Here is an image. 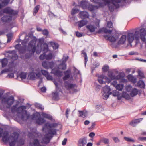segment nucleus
<instances>
[{
	"label": "nucleus",
	"instance_id": "34",
	"mask_svg": "<svg viewBox=\"0 0 146 146\" xmlns=\"http://www.w3.org/2000/svg\"><path fill=\"white\" fill-rule=\"evenodd\" d=\"M88 3L85 1H82L80 4V6L83 9L87 8Z\"/></svg>",
	"mask_w": 146,
	"mask_h": 146
},
{
	"label": "nucleus",
	"instance_id": "56",
	"mask_svg": "<svg viewBox=\"0 0 146 146\" xmlns=\"http://www.w3.org/2000/svg\"><path fill=\"white\" fill-rule=\"evenodd\" d=\"M54 65V63L53 62H48V68H51L52 69Z\"/></svg>",
	"mask_w": 146,
	"mask_h": 146
},
{
	"label": "nucleus",
	"instance_id": "59",
	"mask_svg": "<svg viewBox=\"0 0 146 146\" xmlns=\"http://www.w3.org/2000/svg\"><path fill=\"white\" fill-rule=\"evenodd\" d=\"M0 1L4 5H7L10 2V0H0Z\"/></svg>",
	"mask_w": 146,
	"mask_h": 146
},
{
	"label": "nucleus",
	"instance_id": "3",
	"mask_svg": "<svg viewBox=\"0 0 146 146\" xmlns=\"http://www.w3.org/2000/svg\"><path fill=\"white\" fill-rule=\"evenodd\" d=\"M17 105H14L11 108V112L14 113L15 112L17 113V116L20 117L19 114H21V119L23 121L26 120L29 118L30 115L27 113L25 110L26 107L25 106H21L19 108H17Z\"/></svg>",
	"mask_w": 146,
	"mask_h": 146
},
{
	"label": "nucleus",
	"instance_id": "6",
	"mask_svg": "<svg viewBox=\"0 0 146 146\" xmlns=\"http://www.w3.org/2000/svg\"><path fill=\"white\" fill-rule=\"evenodd\" d=\"M14 101V98L13 96L8 97L7 95H5L2 98V102L3 103L7 104L8 106L7 108H9L10 106L12 104Z\"/></svg>",
	"mask_w": 146,
	"mask_h": 146
},
{
	"label": "nucleus",
	"instance_id": "37",
	"mask_svg": "<svg viewBox=\"0 0 146 146\" xmlns=\"http://www.w3.org/2000/svg\"><path fill=\"white\" fill-rule=\"evenodd\" d=\"M50 44L54 50L57 49L58 48L59 45L57 43L51 42H50Z\"/></svg>",
	"mask_w": 146,
	"mask_h": 146
},
{
	"label": "nucleus",
	"instance_id": "7",
	"mask_svg": "<svg viewBox=\"0 0 146 146\" xmlns=\"http://www.w3.org/2000/svg\"><path fill=\"white\" fill-rule=\"evenodd\" d=\"M59 125L56 123H47L45 124V126L42 129L43 131H44L46 127L47 128H49L48 132V133H50L53 130H54L55 131V134L56 133V130L55 128L57 127Z\"/></svg>",
	"mask_w": 146,
	"mask_h": 146
},
{
	"label": "nucleus",
	"instance_id": "55",
	"mask_svg": "<svg viewBox=\"0 0 146 146\" xmlns=\"http://www.w3.org/2000/svg\"><path fill=\"white\" fill-rule=\"evenodd\" d=\"M42 33L44 35L47 36L49 34V32L47 29H45L42 31Z\"/></svg>",
	"mask_w": 146,
	"mask_h": 146
},
{
	"label": "nucleus",
	"instance_id": "32",
	"mask_svg": "<svg viewBox=\"0 0 146 146\" xmlns=\"http://www.w3.org/2000/svg\"><path fill=\"white\" fill-rule=\"evenodd\" d=\"M87 23V21L86 20H81L78 22V27H81L86 25Z\"/></svg>",
	"mask_w": 146,
	"mask_h": 146
},
{
	"label": "nucleus",
	"instance_id": "62",
	"mask_svg": "<svg viewBox=\"0 0 146 146\" xmlns=\"http://www.w3.org/2000/svg\"><path fill=\"white\" fill-rule=\"evenodd\" d=\"M112 139L114 140L115 143H118L119 142L120 140L119 139L116 137H113L112 138Z\"/></svg>",
	"mask_w": 146,
	"mask_h": 146
},
{
	"label": "nucleus",
	"instance_id": "36",
	"mask_svg": "<svg viewBox=\"0 0 146 146\" xmlns=\"http://www.w3.org/2000/svg\"><path fill=\"white\" fill-rule=\"evenodd\" d=\"M127 78L128 80L134 83L136 82V79L135 78L131 75H129L127 76Z\"/></svg>",
	"mask_w": 146,
	"mask_h": 146
},
{
	"label": "nucleus",
	"instance_id": "43",
	"mask_svg": "<svg viewBox=\"0 0 146 146\" xmlns=\"http://www.w3.org/2000/svg\"><path fill=\"white\" fill-rule=\"evenodd\" d=\"M124 139L127 142L134 143L135 142V140L133 138L131 137H125Z\"/></svg>",
	"mask_w": 146,
	"mask_h": 146
},
{
	"label": "nucleus",
	"instance_id": "27",
	"mask_svg": "<svg viewBox=\"0 0 146 146\" xmlns=\"http://www.w3.org/2000/svg\"><path fill=\"white\" fill-rule=\"evenodd\" d=\"M78 112L79 114V117H80L85 118L87 116L88 113L86 110H84L83 111H79Z\"/></svg>",
	"mask_w": 146,
	"mask_h": 146
},
{
	"label": "nucleus",
	"instance_id": "63",
	"mask_svg": "<svg viewBox=\"0 0 146 146\" xmlns=\"http://www.w3.org/2000/svg\"><path fill=\"white\" fill-rule=\"evenodd\" d=\"M46 77L47 79L48 80H52V76L48 74V75L46 76Z\"/></svg>",
	"mask_w": 146,
	"mask_h": 146
},
{
	"label": "nucleus",
	"instance_id": "64",
	"mask_svg": "<svg viewBox=\"0 0 146 146\" xmlns=\"http://www.w3.org/2000/svg\"><path fill=\"white\" fill-rule=\"evenodd\" d=\"M138 75L139 76H140L141 78L144 77V76L143 73L140 71H138Z\"/></svg>",
	"mask_w": 146,
	"mask_h": 146
},
{
	"label": "nucleus",
	"instance_id": "4",
	"mask_svg": "<svg viewBox=\"0 0 146 146\" xmlns=\"http://www.w3.org/2000/svg\"><path fill=\"white\" fill-rule=\"evenodd\" d=\"M128 36H146V30L139 28L132 29L127 31Z\"/></svg>",
	"mask_w": 146,
	"mask_h": 146
},
{
	"label": "nucleus",
	"instance_id": "60",
	"mask_svg": "<svg viewBox=\"0 0 146 146\" xmlns=\"http://www.w3.org/2000/svg\"><path fill=\"white\" fill-rule=\"evenodd\" d=\"M41 71L42 74L45 76H46L48 74V72L44 70H41Z\"/></svg>",
	"mask_w": 146,
	"mask_h": 146
},
{
	"label": "nucleus",
	"instance_id": "52",
	"mask_svg": "<svg viewBox=\"0 0 146 146\" xmlns=\"http://www.w3.org/2000/svg\"><path fill=\"white\" fill-rule=\"evenodd\" d=\"M102 108V107L100 105H97L95 107L96 110L97 112H99L101 111Z\"/></svg>",
	"mask_w": 146,
	"mask_h": 146
},
{
	"label": "nucleus",
	"instance_id": "29",
	"mask_svg": "<svg viewBox=\"0 0 146 146\" xmlns=\"http://www.w3.org/2000/svg\"><path fill=\"white\" fill-rule=\"evenodd\" d=\"M110 94H112L113 96H117L118 100H120L121 99V98H120L119 97L120 94L119 92L116 90H113L111 92Z\"/></svg>",
	"mask_w": 146,
	"mask_h": 146
},
{
	"label": "nucleus",
	"instance_id": "10",
	"mask_svg": "<svg viewBox=\"0 0 146 146\" xmlns=\"http://www.w3.org/2000/svg\"><path fill=\"white\" fill-rule=\"evenodd\" d=\"M4 55L5 57L13 60H16L18 58V56L14 50L8 51L5 53Z\"/></svg>",
	"mask_w": 146,
	"mask_h": 146
},
{
	"label": "nucleus",
	"instance_id": "53",
	"mask_svg": "<svg viewBox=\"0 0 146 146\" xmlns=\"http://www.w3.org/2000/svg\"><path fill=\"white\" fill-rule=\"evenodd\" d=\"M126 90L128 92H131L132 90V86L130 85H128L126 87Z\"/></svg>",
	"mask_w": 146,
	"mask_h": 146
},
{
	"label": "nucleus",
	"instance_id": "25",
	"mask_svg": "<svg viewBox=\"0 0 146 146\" xmlns=\"http://www.w3.org/2000/svg\"><path fill=\"white\" fill-rule=\"evenodd\" d=\"M93 2L95 3H98L100 7H103L105 6V3L102 0H92Z\"/></svg>",
	"mask_w": 146,
	"mask_h": 146
},
{
	"label": "nucleus",
	"instance_id": "16",
	"mask_svg": "<svg viewBox=\"0 0 146 146\" xmlns=\"http://www.w3.org/2000/svg\"><path fill=\"white\" fill-rule=\"evenodd\" d=\"M87 143V139L85 137H82L79 139L77 143V146H85Z\"/></svg>",
	"mask_w": 146,
	"mask_h": 146
},
{
	"label": "nucleus",
	"instance_id": "20",
	"mask_svg": "<svg viewBox=\"0 0 146 146\" xmlns=\"http://www.w3.org/2000/svg\"><path fill=\"white\" fill-rule=\"evenodd\" d=\"M114 31H115L114 34L116 36H118L121 35H122L121 36H128L127 31H127V32H123L122 34L120 32L115 30H114ZM129 31H130V30Z\"/></svg>",
	"mask_w": 146,
	"mask_h": 146
},
{
	"label": "nucleus",
	"instance_id": "40",
	"mask_svg": "<svg viewBox=\"0 0 146 146\" xmlns=\"http://www.w3.org/2000/svg\"><path fill=\"white\" fill-rule=\"evenodd\" d=\"M79 11V9L76 8H74L72 10L71 15L72 16L74 15L78 12Z\"/></svg>",
	"mask_w": 146,
	"mask_h": 146
},
{
	"label": "nucleus",
	"instance_id": "58",
	"mask_svg": "<svg viewBox=\"0 0 146 146\" xmlns=\"http://www.w3.org/2000/svg\"><path fill=\"white\" fill-rule=\"evenodd\" d=\"M107 27L109 28H112L113 27V23L111 21H108L107 23Z\"/></svg>",
	"mask_w": 146,
	"mask_h": 146
},
{
	"label": "nucleus",
	"instance_id": "21",
	"mask_svg": "<svg viewBox=\"0 0 146 146\" xmlns=\"http://www.w3.org/2000/svg\"><path fill=\"white\" fill-rule=\"evenodd\" d=\"M59 69H56V68L53 69L51 72L56 76L58 77L61 76L62 75V73L59 70Z\"/></svg>",
	"mask_w": 146,
	"mask_h": 146
},
{
	"label": "nucleus",
	"instance_id": "24",
	"mask_svg": "<svg viewBox=\"0 0 146 146\" xmlns=\"http://www.w3.org/2000/svg\"><path fill=\"white\" fill-rule=\"evenodd\" d=\"M79 16L80 18L83 19L88 18L89 15L88 12L85 11H80L79 13Z\"/></svg>",
	"mask_w": 146,
	"mask_h": 146
},
{
	"label": "nucleus",
	"instance_id": "11",
	"mask_svg": "<svg viewBox=\"0 0 146 146\" xmlns=\"http://www.w3.org/2000/svg\"><path fill=\"white\" fill-rule=\"evenodd\" d=\"M55 132L54 130L53 131L50 133L48 132V133L46 134L44 137L43 138L42 140L41 141L42 143L44 144L48 143L50 139L52 137V135L55 134Z\"/></svg>",
	"mask_w": 146,
	"mask_h": 146
},
{
	"label": "nucleus",
	"instance_id": "22",
	"mask_svg": "<svg viewBox=\"0 0 146 146\" xmlns=\"http://www.w3.org/2000/svg\"><path fill=\"white\" fill-rule=\"evenodd\" d=\"M142 119V118H140L133 120L129 124L133 127H135Z\"/></svg>",
	"mask_w": 146,
	"mask_h": 146
},
{
	"label": "nucleus",
	"instance_id": "14",
	"mask_svg": "<svg viewBox=\"0 0 146 146\" xmlns=\"http://www.w3.org/2000/svg\"><path fill=\"white\" fill-rule=\"evenodd\" d=\"M69 58L68 56L64 55L63 58L61 60V63L60 64L58 67V69L65 70L66 68V65L65 64L66 61L68 60Z\"/></svg>",
	"mask_w": 146,
	"mask_h": 146
},
{
	"label": "nucleus",
	"instance_id": "47",
	"mask_svg": "<svg viewBox=\"0 0 146 146\" xmlns=\"http://www.w3.org/2000/svg\"><path fill=\"white\" fill-rule=\"evenodd\" d=\"M29 76L31 80H34L36 78L35 73L34 72L30 73Z\"/></svg>",
	"mask_w": 146,
	"mask_h": 146
},
{
	"label": "nucleus",
	"instance_id": "15",
	"mask_svg": "<svg viewBox=\"0 0 146 146\" xmlns=\"http://www.w3.org/2000/svg\"><path fill=\"white\" fill-rule=\"evenodd\" d=\"M98 81L100 84H105L106 82L109 83L111 82L110 80L107 77L102 75L99 76Z\"/></svg>",
	"mask_w": 146,
	"mask_h": 146
},
{
	"label": "nucleus",
	"instance_id": "12",
	"mask_svg": "<svg viewBox=\"0 0 146 146\" xmlns=\"http://www.w3.org/2000/svg\"><path fill=\"white\" fill-rule=\"evenodd\" d=\"M103 94L102 95V97L103 99L105 100H106L110 95V92L111 90L109 86L106 85L105 87L103 88Z\"/></svg>",
	"mask_w": 146,
	"mask_h": 146
},
{
	"label": "nucleus",
	"instance_id": "57",
	"mask_svg": "<svg viewBox=\"0 0 146 146\" xmlns=\"http://www.w3.org/2000/svg\"><path fill=\"white\" fill-rule=\"evenodd\" d=\"M134 37H127V40L129 44H131L134 39Z\"/></svg>",
	"mask_w": 146,
	"mask_h": 146
},
{
	"label": "nucleus",
	"instance_id": "46",
	"mask_svg": "<svg viewBox=\"0 0 146 146\" xmlns=\"http://www.w3.org/2000/svg\"><path fill=\"white\" fill-rule=\"evenodd\" d=\"M137 84L139 86H140L141 88H143L145 86V84L143 81L140 80L138 81Z\"/></svg>",
	"mask_w": 146,
	"mask_h": 146
},
{
	"label": "nucleus",
	"instance_id": "54",
	"mask_svg": "<svg viewBox=\"0 0 146 146\" xmlns=\"http://www.w3.org/2000/svg\"><path fill=\"white\" fill-rule=\"evenodd\" d=\"M35 106L36 107H37L38 109L41 110H43L44 109L42 105L36 103L35 104Z\"/></svg>",
	"mask_w": 146,
	"mask_h": 146
},
{
	"label": "nucleus",
	"instance_id": "35",
	"mask_svg": "<svg viewBox=\"0 0 146 146\" xmlns=\"http://www.w3.org/2000/svg\"><path fill=\"white\" fill-rule=\"evenodd\" d=\"M87 28L90 32H92L95 31V28L94 26L89 25L87 26Z\"/></svg>",
	"mask_w": 146,
	"mask_h": 146
},
{
	"label": "nucleus",
	"instance_id": "19",
	"mask_svg": "<svg viewBox=\"0 0 146 146\" xmlns=\"http://www.w3.org/2000/svg\"><path fill=\"white\" fill-rule=\"evenodd\" d=\"M12 19V17L11 16L6 15L4 16L1 18V20L4 22L9 23Z\"/></svg>",
	"mask_w": 146,
	"mask_h": 146
},
{
	"label": "nucleus",
	"instance_id": "50",
	"mask_svg": "<svg viewBox=\"0 0 146 146\" xmlns=\"http://www.w3.org/2000/svg\"><path fill=\"white\" fill-rule=\"evenodd\" d=\"M109 69V67L107 65H105L102 68V70L103 72H107Z\"/></svg>",
	"mask_w": 146,
	"mask_h": 146
},
{
	"label": "nucleus",
	"instance_id": "5",
	"mask_svg": "<svg viewBox=\"0 0 146 146\" xmlns=\"http://www.w3.org/2000/svg\"><path fill=\"white\" fill-rule=\"evenodd\" d=\"M16 41L17 42L21 43L22 46L21 44H18L15 46V48L18 50L20 54L23 53L26 49L27 41H26V40L22 41L20 39L17 40Z\"/></svg>",
	"mask_w": 146,
	"mask_h": 146
},
{
	"label": "nucleus",
	"instance_id": "48",
	"mask_svg": "<svg viewBox=\"0 0 146 146\" xmlns=\"http://www.w3.org/2000/svg\"><path fill=\"white\" fill-rule=\"evenodd\" d=\"M27 74L26 73L22 72L20 74L19 76L22 79H25L26 78Z\"/></svg>",
	"mask_w": 146,
	"mask_h": 146
},
{
	"label": "nucleus",
	"instance_id": "1",
	"mask_svg": "<svg viewBox=\"0 0 146 146\" xmlns=\"http://www.w3.org/2000/svg\"><path fill=\"white\" fill-rule=\"evenodd\" d=\"M26 39H31V40L28 45L29 51L32 50L33 54L35 50L37 54H39L41 50L46 52L48 50V45L47 44H43L44 40L42 39H37L36 37H25Z\"/></svg>",
	"mask_w": 146,
	"mask_h": 146
},
{
	"label": "nucleus",
	"instance_id": "31",
	"mask_svg": "<svg viewBox=\"0 0 146 146\" xmlns=\"http://www.w3.org/2000/svg\"><path fill=\"white\" fill-rule=\"evenodd\" d=\"M2 67H3L5 66L8 63V60L7 58H4L0 60Z\"/></svg>",
	"mask_w": 146,
	"mask_h": 146
},
{
	"label": "nucleus",
	"instance_id": "41",
	"mask_svg": "<svg viewBox=\"0 0 146 146\" xmlns=\"http://www.w3.org/2000/svg\"><path fill=\"white\" fill-rule=\"evenodd\" d=\"M40 7V5H38L36 6L33 9V15H35L38 12Z\"/></svg>",
	"mask_w": 146,
	"mask_h": 146
},
{
	"label": "nucleus",
	"instance_id": "28",
	"mask_svg": "<svg viewBox=\"0 0 146 146\" xmlns=\"http://www.w3.org/2000/svg\"><path fill=\"white\" fill-rule=\"evenodd\" d=\"M70 72V70H68L64 72L65 76L63 78L64 80H66L69 78Z\"/></svg>",
	"mask_w": 146,
	"mask_h": 146
},
{
	"label": "nucleus",
	"instance_id": "13",
	"mask_svg": "<svg viewBox=\"0 0 146 146\" xmlns=\"http://www.w3.org/2000/svg\"><path fill=\"white\" fill-rule=\"evenodd\" d=\"M3 13L8 14L10 15H17L18 13V11H15L9 7H7L0 11V13Z\"/></svg>",
	"mask_w": 146,
	"mask_h": 146
},
{
	"label": "nucleus",
	"instance_id": "23",
	"mask_svg": "<svg viewBox=\"0 0 146 146\" xmlns=\"http://www.w3.org/2000/svg\"><path fill=\"white\" fill-rule=\"evenodd\" d=\"M126 37H120L119 38H118V40L117 44L119 45H121L125 44L126 42Z\"/></svg>",
	"mask_w": 146,
	"mask_h": 146
},
{
	"label": "nucleus",
	"instance_id": "42",
	"mask_svg": "<svg viewBox=\"0 0 146 146\" xmlns=\"http://www.w3.org/2000/svg\"><path fill=\"white\" fill-rule=\"evenodd\" d=\"M124 87V85L122 84H118L116 86V88L119 91H121Z\"/></svg>",
	"mask_w": 146,
	"mask_h": 146
},
{
	"label": "nucleus",
	"instance_id": "45",
	"mask_svg": "<svg viewBox=\"0 0 146 146\" xmlns=\"http://www.w3.org/2000/svg\"><path fill=\"white\" fill-rule=\"evenodd\" d=\"M122 96L123 97L126 99H129L130 98V95L125 92H123Z\"/></svg>",
	"mask_w": 146,
	"mask_h": 146
},
{
	"label": "nucleus",
	"instance_id": "38",
	"mask_svg": "<svg viewBox=\"0 0 146 146\" xmlns=\"http://www.w3.org/2000/svg\"><path fill=\"white\" fill-rule=\"evenodd\" d=\"M41 115L44 117L47 118L51 120L52 118V117L50 115L44 113H42Z\"/></svg>",
	"mask_w": 146,
	"mask_h": 146
},
{
	"label": "nucleus",
	"instance_id": "61",
	"mask_svg": "<svg viewBox=\"0 0 146 146\" xmlns=\"http://www.w3.org/2000/svg\"><path fill=\"white\" fill-rule=\"evenodd\" d=\"M46 56L45 53L41 54L39 57V58L41 60H43L46 59Z\"/></svg>",
	"mask_w": 146,
	"mask_h": 146
},
{
	"label": "nucleus",
	"instance_id": "39",
	"mask_svg": "<svg viewBox=\"0 0 146 146\" xmlns=\"http://www.w3.org/2000/svg\"><path fill=\"white\" fill-rule=\"evenodd\" d=\"M82 54H83V56L84 58L85 64L86 65L87 61H88V57L86 53L85 52L84 50L82 51Z\"/></svg>",
	"mask_w": 146,
	"mask_h": 146
},
{
	"label": "nucleus",
	"instance_id": "49",
	"mask_svg": "<svg viewBox=\"0 0 146 146\" xmlns=\"http://www.w3.org/2000/svg\"><path fill=\"white\" fill-rule=\"evenodd\" d=\"M42 66L46 69H48V62H47L46 61L43 62L42 64Z\"/></svg>",
	"mask_w": 146,
	"mask_h": 146
},
{
	"label": "nucleus",
	"instance_id": "51",
	"mask_svg": "<svg viewBox=\"0 0 146 146\" xmlns=\"http://www.w3.org/2000/svg\"><path fill=\"white\" fill-rule=\"evenodd\" d=\"M46 60H50L52 59L53 57V55L52 53H50L47 55H46Z\"/></svg>",
	"mask_w": 146,
	"mask_h": 146
},
{
	"label": "nucleus",
	"instance_id": "9",
	"mask_svg": "<svg viewBox=\"0 0 146 146\" xmlns=\"http://www.w3.org/2000/svg\"><path fill=\"white\" fill-rule=\"evenodd\" d=\"M108 75L112 80H122L125 76V74L123 72H121L119 73L118 75L115 76L113 75V72L112 71H109L108 72Z\"/></svg>",
	"mask_w": 146,
	"mask_h": 146
},
{
	"label": "nucleus",
	"instance_id": "26",
	"mask_svg": "<svg viewBox=\"0 0 146 146\" xmlns=\"http://www.w3.org/2000/svg\"><path fill=\"white\" fill-rule=\"evenodd\" d=\"M119 37H105L106 40L109 41L111 42H115L118 39Z\"/></svg>",
	"mask_w": 146,
	"mask_h": 146
},
{
	"label": "nucleus",
	"instance_id": "17",
	"mask_svg": "<svg viewBox=\"0 0 146 146\" xmlns=\"http://www.w3.org/2000/svg\"><path fill=\"white\" fill-rule=\"evenodd\" d=\"M112 31L108 30L106 28H101L98 31L97 33H108L111 34Z\"/></svg>",
	"mask_w": 146,
	"mask_h": 146
},
{
	"label": "nucleus",
	"instance_id": "8",
	"mask_svg": "<svg viewBox=\"0 0 146 146\" xmlns=\"http://www.w3.org/2000/svg\"><path fill=\"white\" fill-rule=\"evenodd\" d=\"M31 118L32 119L36 120V123L38 124L42 125L46 121L44 119L40 117V114L38 112L33 114Z\"/></svg>",
	"mask_w": 146,
	"mask_h": 146
},
{
	"label": "nucleus",
	"instance_id": "44",
	"mask_svg": "<svg viewBox=\"0 0 146 146\" xmlns=\"http://www.w3.org/2000/svg\"><path fill=\"white\" fill-rule=\"evenodd\" d=\"M100 139L102 143H103L106 144H108L109 143V139L107 138H102Z\"/></svg>",
	"mask_w": 146,
	"mask_h": 146
},
{
	"label": "nucleus",
	"instance_id": "30",
	"mask_svg": "<svg viewBox=\"0 0 146 146\" xmlns=\"http://www.w3.org/2000/svg\"><path fill=\"white\" fill-rule=\"evenodd\" d=\"M138 93V90L137 89L134 88L132 89L131 91L130 94L131 97H133L137 95V94Z\"/></svg>",
	"mask_w": 146,
	"mask_h": 146
},
{
	"label": "nucleus",
	"instance_id": "33",
	"mask_svg": "<svg viewBox=\"0 0 146 146\" xmlns=\"http://www.w3.org/2000/svg\"><path fill=\"white\" fill-rule=\"evenodd\" d=\"M98 7L91 4H89L88 5V9L90 11H93L94 10L97 9Z\"/></svg>",
	"mask_w": 146,
	"mask_h": 146
},
{
	"label": "nucleus",
	"instance_id": "2",
	"mask_svg": "<svg viewBox=\"0 0 146 146\" xmlns=\"http://www.w3.org/2000/svg\"><path fill=\"white\" fill-rule=\"evenodd\" d=\"M18 136V133L16 132L12 133L10 136L7 131H3V129L0 128V137H2V139L4 142H7L9 141L10 146H15Z\"/></svg>",
	"mask_w": 146,
	"mask_h": 146
},
{
	"label": "nucleus",
	"instance_id": "18",
	"mask_svg": "<svg viewBox=\"0 0 146 146\" xmlns=\"http://www.w3.org/2000/svg\"><path fill=\"white\" fill-rule=\"evenodd\" d=\"M64 85L66 88L68 90L72 89L76 86L75 84L69 83L68 81L65 82Z\"/></svg>",
	"mask_w": 146,
	"mask_h": 146
}]
</instances>
